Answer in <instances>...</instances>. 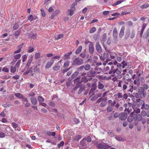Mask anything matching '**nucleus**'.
Returning <instances> with one entry per match:
<instances>
[{
    "mask_svg": "<svg viewBox=\"0 0 149 149\" xmlns=\"http://www.w3.org/2000/svg\"><path fill=\"white\" fill-rule=\"evenodd\" d=\"M3 106L5 107H7L13 106V104L10 103H8L3 104Z\"/></svg>",
    "mask_w": 149,
    "mask_h": 149,
    "instance_id": "nucleus-34",
    "label": "nucleus"
},
{
    "mask_svg": "<svg viewBox=\"0 0 149 149\" xmlns=\"http://www.w3.org/2000/svg\"><path fill=\"white\" fill-rule=\"evenodd\" d=\"M40 53H36L35 54V58L37 59L40 58Z\"/></svg>",
    "mask_w": 149,
    "mask_h": 149,
    "instance_id": "nucleus-44",
    "label": "nucleus"
},
{
    "mask_svg": "<svg viewBox=\"0 0 149 149\" xmlns=\"http://www.w3.org/2000/svg\"><path fill=\"white\" fill-rule=\"evenodd\" d=\"M86 56H88V54H86L84 52H82L80 54V56L82 58H84Z\"/></svg>",
    "mask_w": 149,
    "mask_h": 149,
    "instance_id": "nucleus-35",
    "label": "nucleus"
},
{
    "mask_svg": "<svg viewBox=\"0 0 149 149\" xmlns=\"http://www.w3.org/2000/svg\"><path fill=\"white\" fill-rule=\"evenodd\" d=\"M113 97L116 100L119 101L120 99L122 98V93H119L117 94L114 95Z\"/></svg>",
    "mask_w": 149,
    "mask_h": 149,
    "instance_id": "nucleus-11",
    "label": "nucleus"
},
{
    "mask_svg": "<svg viewBox=\"0 0 149 149\" xmlns=\"http://www.w3.org/2000/svg\"><path fill=\"white\" fill-rule=\"evenodd\" d=\"M135 33L134 31H132L131 36L130 37L132 39H133L134 38L135 36Z\"/></svg>",
    "mask_w": 149,
    "mask_h": 149,
    "instance_id": "nucleus-59",
    "label": "nucleus"
},
{
    "mask_svg": "<svg viewBox=\"0 0 149 149\" xmlns=\"http://www.w3.org/2000/svg\"><path fill=\"white\" fill-rule=\"evenodd\" d=\"M134 112H132L130 113V116L132 117H133V116L135 114V116H136L137 114L138 113H139L140 111V110L139 108H136L135 109H134ZM133 117H134V116H133Z\"/></svg>",
    "mask_w": 149,
    "mask_h": 149,
    "instance_id": "nucleus-9",
    "label": "nucleus"
},
{
    "mask_svg": "<svg viewBox=\"0 0 149 149\" xmlns=\"http://www.w3.org/2000/svg\"><path fill=\"white\" fill-rule=\"evenodd\" d=\"M127 116V114L125 113H121L119 114V118L121 120H125Z\"/></svg>",
    "mask_w": 149,
    "mask_h": 149,
    "instance_id": "nucleus-7",
    "label": "nucleus"
},
{
    "mask_svg": "<svg viewBox=\"0 0 149 149\" xmlns=\"http://www.w3.org/2000/svg\"><path fill=\"white\" fill-rule=\"evenodd\" d=\"M146 25H147V24H146V23H144L143 24L141 29V31H140V36H141V37H142L143 34V31H144V30H145V29L146 26Z\"/></svg>",
    "mask_w": 149,
    "mask_h": 149,
    "instance_id": "nucleus-13",
    "label": "nucleus"
},
{
    "mask_svg": "<svg viewBox=\"0 0 149 149\" xmlns=\"http://www.w3.org/2000/svg\"><path fill=\"white\" fill-rule=\"evenodd\" d=\"M82 138L81 136L80 135H76L75 137V139L76 141H79V139H81Z\"/></svg>",
    "mask_w": 149,
    "mask_h": 149,
    "instance_id": "nucleus-46",
    "label": "nucleus"
},
{
    "mask_svg": "<svg viewBox=\"0 0 149 149\" xmlns=\"http://www.w3.org/2000/svg\"><path fill=\"white\" fill-rule=\"evenodd\" d=\"M84 68L85 70H88L91 68V66L90 65L87 64L84 66Z\"/></svg>",
    "mask_w": 149,
    "mask_h": 149,
    "instance_id": "nucleus-31",
    "label": "nucleus"
},
{
    "mask_svg": "<svg viewBox=\"0 0 149 149\" xmlns=\"http://www.w3.org/2000/svg\"><path fill=\"white\" fill-rule=\"evenodd\" d=\"M136 101L137 103H138V104H139L140 105L142 106L145 104L144 101L143 100L137 99Z\"/></svg>",
    "mask_w": 149,
    "mask_h": 149,
    "instance_id": "nucleus-19",
    "label": "nucleus"
},
{
    "mask_svg": "<svg viewBox=\"0 0 149 149\" xmlns=\"http://www.w3.org/2000/svg\"><path fill=\"white\" fill-rule=\"evenodd\" d=\"M121 72L120 71V69H119L118 68H116L115 69L114 72L113 74L115 73H116L117 74H121Z\"/></svg>",
    "mask_w": 149,
    "mask_h": 149,
    "instance_id": "nucleus-30",
    "label": "nucleus"
},
{
    "mask_svg": "<svg viewBox=\"0 0 149 149\" xmlns=\"http://www.w3.org/2000/svg\"><path fill=\"white\" fill-rule=\"evenodd\" d=\"M74 11V10L72 9H68L67 11V13L68 15H70V16H71L73 14Z\"/></svg>",
    "mask_w": 149,
    "mask_h": 149,
    "instance_id": "nucleus-24",
    "label": "nucleus"
},
{
    "mask_svg": "<svg viewBox=\"0 0 149 149\" xmlns=\"http://www.w3.org/2000/svg\"><path fill=\"white\" fill-rule=\"evenodd\" d=\"M123 0H121L120 1H117L116 3H114L113 5V6H117L120 3H121L123 2Z\"/></svg>",
    "mask_w": 149,
    "mask_h": 149,
    "instance_id": "nucleus-39",
    "label": "nucleus"
},
{
    "mask_svg": "<svg viewBox=\"0 0 149 149\" xmlns=\"http://www.w3.org/2000/svg\"><path fill=\"white\" fill-rule=\"evenodd\" d=\"M72 52H69V53H67L66 54H65L64 56L65 57H67L65 58V59H66L67 58L69 59L70 58V57H69V56L71 54H72Z\"/></svg>",
    "mask_w": 149,
    "mask_h": 149,
    "instance_id": "nucleus-38",
    "label": "nucleus"
},
{
    "mask_svg": "<svg viewBox=\"0 0 149 149\" xmlns=\"http://www.w3.org/2000/svg\"><path fill=\"white\" fill-rule=\"evenodd\" d=\"M21 62V60H19L16 63L15 66L16 67H19L20 65Z\"/></svg>",
    "mask_w": 149,
    "mask_h": 149,
    "instance_id": "nucleus-61",
    "label": "nucleus"
},
{
    "mask_svg": "<svg viewBox=\"0 0 149 149\" xmlns=\"http://www.w3.org/2000/svg\"><path fill=\"white\" fill-rule=\"evenodd\" d=\"M88 78L87 77V76H85V77H83L81 79V81L83 82L84 83H86L87 82Z\"/></svg>",
    "mask_w": 149,
    "mask_h": 149,
    "instance_id": "nucleus-27",
    "label": "nucleus"
},
{
    "mask_svg": "<svg viewBox=\"0 0 149 149\" xmlns=\"http://www.w3.org/2000/svg\"><path fill=\"white\" fill-rule=\"evenodd\" d=\"M84 87H81L80 88L78 92V93L79 94H81V92L84 90Z\"/></svg>",
    "mask_w": 149,
    "mask_h": 149,
    "instance_id": "nucleus-54",
    "label": "nucleus"
},
{
    "mask_svg": "<svg viewBox=\"0 0 149 149\" xmlns=\"http://www.w3.org/2000/svg\"><path fill=\"white\" fill-rule=\"evenodd\" d=\"M12 125L13 128L15 129H16L18 126V125L15 123H12Z\"/></svg>",
    "mask_w": 149,
    "mask_h": 149,
    "instance_id": "nucleus-57",
    "label": "nucleus"
},
{
    "mask_svg": "<svg viewBox=\"0 0 149 149\" xmlns=\"http://www.w3.org/2000/svg\"><path fill=\"white\" fill-rule=\"evenodd\" d=\"M27 58V56L26 55H24L22 57V61L23 62H24L26 60Z\"/></svg>",
    "mask_w": 149,
    "mask_h": 149,
    "instance_id": "nucleus-47",
    "label": "nucleus"
},
{
    "mask_svg": "<svg viewBox=\"0 0 149 149\" xmlns=\"http://www.w3.org/2000/svg\"><path fill=\"white\" fill-rule=\"evenodd\" d=\"M104 87V85L101 84L100 82H98V88L99 89H101Z\"/></svg>",
    "mask_w": 149,
    "mask_h": 149,
    "instance_id": "nucleus-40",
    "label": "nucleus"
},
{
    "mask_svg": "<svg viewBox=\"0 0 149 149\" xmlns=\"http://www.w3.org/2000/svg\"><path fill=\"white\" fill-rule=\"evenodd\" d=\"M15 95L17 97L21 99L23 95L19 93H16L15 94Z\"/></svg>",
    "mask_w": 149,
    "mask_h": 149,
    "instance_id": "nucleus-48",
    "label": "nucleus"
},
{
    "mask_svg": "<svg viewBox=\"0 0 149 149\" xmlns=\"http://www.w3.org/2000/svg\"><path fill=\"white\" fill-rule=\"evenodd\" d=\"M21 99L23 101L26 102H28L27 99L23 95L22 96Z\"/></svg>",
    "mask_w": 149,
    "mask_h": 149,
    "instance_id": "nucleus-55",
    "label": "nucleus"
},
{
    "mask_svg": "<svg viewBox=\"0 0 149 149\" xmlns=\"http://www.w3.org/2000/svg\"><path fill=\"white\" fill-rule=\"evenodd\" d=\"M36 19L34 18L33 16L31 15H29L28 17V20H29L30 22H31L32 21Z\"/></svg>",
    "mask_w": 149,
    "mask_h": 149,
    "instance_id": "nucleus-26",
    "label": "nucleus"
},
{
    "mask_svg": "<svg viewBox=\"0 0 149 149\" xmlns=\"http://www.w3.org/2000/svg\"><path fill=\"white\" fill-rule=\"evenodd\" d=\"M110 146L105 143H99L97 145V147L99 149H106L108 148Z\"/></svg>",
    "mask_w": 149,
    "mask_h": 149,
    "instance_id": "nucleus-4",
    "label": "nucleus"
},
{
    "mask_svg": "<svg viewBox=\"0 0 149 149\" xmlns=\"http://www.w3.org/2000/svg\"><path fill=\"white\" fill-rule=\"evenodd\" d=\"M113 38L115 39L116 38L117 36V31L116 28H114L113 29Z\"/></svg>",
    "mask_w": 149,
    "mask_h": 149,
    "instance_id": "nucleus-16",
    "label": "nucleus"
},
{
    "mask_svg": "<svg viewBox=\"0 0 149 149\" xmlns=\"http://www.w3.org/2000/svg\"><path fill=\"white\" fill-rule=\"evenodd\" d=\"M135 96L136 98H141L144 97L146 95V93L145 90L142 87H140L138 88V93H135Z\"/></svg>",
    "mask_w": 149,
    "mask_h": 149,
    "instance_id": "nucleus-1",
    "label": "nucleus"
},
{
    "mask_svg": "<svg viewBox=\"0 0 149 149\" xmlns=\"http://www.w3.org/2000/svg\"><path fill=\"white\" fill-rule=\"evenodd\" d=\"M107 39V35L106 33H104L103 35L101 40L102 42L104 43L105 41Z\"/></svg>",
    "mask_w": 149,
    "mask_h": 149,
    "instance_id": "nucleus-25",
    "label": "nucleus"
},
{
    "mask_svg": "<svg viewBox=\"0 0 149 149\" xmlns=\"http://www.w3.org/2000/svg\"><path fill=\"white\" fill-rule=\"evenodd\" d=\"M112 110L113 107L111 106L108 107L107 109V111L109 112L111 111Z\"/></svg>",
    "mask_w": 149,
    "mask_h": 149,
    "instance_id": "nucleus-60",
    "label": "nucleus"
},
{
    "mask_svg": "<svg viewBox=\"0 0 149 149\" xmlns=\"http://www.w3.org/2000/svg\"><path fill=\"white\" fill-rule=\"evenodd\" d=\"M82 46H79L75 52V53L76 54H77L81 52L82 50Z\"/></svg>",
    "mask_w": 149,
    "mask_h": 149,
    "instance_id": "nucleus-17",
    "label": "nucleus"
},
{
    "mask_svg": "<svg viewBox=\"0 0 149 149\" xmlns=\"http://www.w3.org/2000/svg\"><path fill=\"white\" fill-rule=\"evenodd\" d=\"M61 66L60 65H55L53 68V69L54 71H57L60 69Z\"/></svg>",
    "mask_w": 149,
    "mask_h": 149,
    "instance_id": "nucleus-33",
    "label": "nucleus"
},
{
    "mask_svg": "<svg viewBox=\"0 0 149 149\" xmlns=\"http://www.w3.org/2000/svg\"><path fill=\"white\" fill-rule=\"evenodd\" d=\"M69 64L70 61H67L64 63L63 67L64 68L67 67L69 65Z\"/></svg>",
    "mask_w": 149,
    "mask_h": 149,
    "instance_id": "nucleus-45",
    "label": "nucleus"
},
{
    "mask_svg": "<svg viewBox=\"0 0 149 149\" xmlns=\"http://www.w3.org/2000/svg\"><path fill=\"white\" fill-rule=\"evenodd\" d=\"M128 88L127 92H132L133 91V86L130 85L128 82H125L123 86V90L124 91Z\"/></svg>",
    "mask_w": 149,
    "mask_h": 149,
    "instance_id": "nucleus-2",
    "label": "nucleus"
},
{
    "mask_svg": "<svg viewBox=\"0 0 149 149\" xmlns=\"http://www.w3.org/2000/svg\"><path fill=\"white\" fill-rule=\"evenodd\" d=\"M33 57L31 56L28 62H27L26 66L28 67H29L31 63L33 60Z\"/></svg>",
    "mask_w": 149,
    "mask_h": 149,
    "instance_id": "nucleus-22",
    "label": "nucleus"
},
{
    "mask_svg": "<svg viewBox=\"0 0 149 149\" xmlns=\"http://www.w3.org/2000/svg\"><path fill=\"white\" fill-rule=\"evenodd\" d=\"M149 35V29H148L146 31V33L143 36L144 39H146Z\"/></svg>",
    "mask_w": 149,
    "mask_h": 149,
    "instance_id": "nucleus-37",
    "label": "nucleus"
},
{
    "mask_svg": "<svg viewBox=\"0 0 149 149\" xmlns=\"http://www.w3.org/2000/svg\"><path fill=\"white\" fill-rule=\"evenodd\" d=\"M81 77L80 76H79L75 79L74 80V83L77 85H80L81 81L80 80Z\"/></svg>",
    "mask_w": 149,
    "mask_h": 149,
    "instance_id": "nucleus-10",
    "label": "nucleus"
},
{
    "mask_svg": "<svg viewBox=\"0 0 149 149\" xmlns=\"http://www.w3.org/2000/svg\"><path fill=\"white\" fill-rule=\"evenodd\" d=\"M54 62L53 59H51L50 61H48L45 66V68L46 69L50 68L53 65Z\"/></svg>",
    "mask_w": 149,
    "mask_h": 149,
    "instance_id": "nucleus-5",
    "label": "nucleus"
},
{
    "mask_svg": "<svg viewBox=\"0 0 149 149\" xmlns=\"http://www.w3.org/2000/svg\"><path fill=\"white\" fill-rule=\"evenodd\" d=\"M38 100L39 103L41 102H43L44 101V99L42 96H38Z\"/></svg>",
    "mask_w": 149,
    "mask_h": 149,
    "instance_id": "nucleus-28",
    "label": "nucleus"
},
{
    "mask_svg": "<svg viewBox=\"0 0 149 149\" xmlns=\"http://www.w3.org/2000/svg\"><path fill=\"white\" fill-rule=\"evenodd\" d=\"M125 27L124 26L122 27L119 33V36L120 38H122L124 35V33Z\"/></svg>",
    "mask_w": 149,
    "mask_h": 149,
    "instance_id": "nucleus-12",
    "label": "nucleus"
},
{
    "mask_svg": "<svg viewBox=\"0 0 149 149\" xmlns=\"http://www.w3.org/2000/svg\"><path fill=\"white\" fill-rule=\"evenodd\" d=\"M114 67L113 66H111V70L109 72V74H111L112 73L113 74L115 69H114Z\"/></svg>",
    "mask_w": 149,
    "mask_h": 149,
    "instance_id": "nucleus-42",
    "label": "nucleus"
},
{
    "mask_svg": "<svg viewBox=\"0 0 149 149\" xmlns=\"http://www.w3.org/2000/svg\"><path fill=\"white\" fill-rule=\"evenodd\" d=\"M95 47L97 51L100 53H101L102 52V50L100 44L99 42L97 41L95 45Z\"/></svg>",
    "mask_w": 149,
    "mask_h": 149,
    "instance_id": "nucleus-6",
    "label": "nucleus"
},
{
    "mask_svg": "<svg viewBox=\"0 0 149 149\" xmlns=\"http://www.w3.org/2000/svg\"><path fill=\"white\" fill-rule=\"evenodd\" d=\"M149 6L148 5L146 4H144L143 5H141V6L140 8L142 9H143L144 8H147Z\"/></svg>",
    "mask_w": 149,
    "mask_h": 149,
    "instance_id": "nucleus-56",
    "label": "nucleus"
},
{
    "mask_svg": "<svg viewBox=\"0 0 149 149\" xmlns=\"http://www.w3.org/2000/svg\"><path fill=\"white\" fill-rule=\"evenodd\" d=\"M21 55L20 54H14L13 55V57L15 59H19L21 57Z\"/></svg>",
    "mask_w": 149,
    "mask_h": 149,
    "instance_id": "nucleus-23",
    "label": "nucleus"
},
{
    "mask_svg": "<svg viewBox=\"0 0 149 149\" xmlns=\"http://www.w3.org/2000/svg\"><path fill=\"white\" fill-rule=\"evenodd\" d=\"M94 95V93H93L90 96V97H92L91 99V101H95L96 100L97 98L96 95L95 96Z\"/></svg>",
    "mask_w": 149,
    "mask_h": 149,
    "instance_id": "nucleus-29",
    "label": "nucleus"
},
{
    "mask_svg": "<svg viewBox=\"0 0 149 149\" xmlns=\"http://www.w3.org/2000/svg\"><path fill=\"white\" fill-rule=\"evenodd\" d=\"M86 140L85 138H84L82 140L80 141V144L82 146H84L86 145Z\"/></svg>",
    "mask_w": 149,
    "mask_h": 149,
    "instance_id": "nucleus-20",
    "label": "nucleus"
},
{
    "mask_svg": "<svg viewBox=\"0 0 149 149\" xmlns=\"http://www.w3.org/2000/svg\"><path fill=\"white\" fill-rule=\"evenodd\" d=\"M78 75V72H75L72 75L71 78L72 79L74 78Z\"/></svg>",
    "mask_w": 149,
    "mask_h": 149,
    "instance_id": "nucleus-43",
    "label": "nucleus"
},
{
    "mask_svg": "<svg viewBox=\"0 0 149 149\" xmlns=\"http://www.w3.org/2000/svg\"><path fill=\"white\" fill-rule=\"evenodd\" d=\"M34 51V48L32 47H30L28 49V52L29 53L32 52Z\"/></svg>",
    "mask_w": 149,
    "mask_h": 149,
    "instance_id": "nucleus-49",
    "label": "nucleus"
},
{
    "mask_svg": "<svg viewBox=\"0 0 149 149\" xmlns=\"http://www.w3.org/2000/svg\"><path fill=\"white\" fill-rule=\"evenodd\" d=\"M105 97L102 98L101 97L99 98L96 101V103H100L101 101H103V100H104Z\"/></svg>",
    "mask_w": 149,
    "mask_h": 149,
    "instance_id": "nucleus-58",
    "label": "nucleus"
},
{
    "mask_svg": "<svg viewBox=\"0 0 149 149\" xmlns=\"http://www.w3.org/2000/svg\"><path fill=\"white\" fill-rule=\"evenodd\" d=\"M107 99V98H105L104 100H103L100 103V106L101 107H104L107 104V102H106V100Z\"/></svg>",
    "mask_w": 149,
    "mask_h": 149,
    "instance_id": "nucleus-18",
    "label": "nucleus"
},
{
    "mask_svg": "<svg viewBox=\"0 0 149 149\" xmlns=\"http://www.w3.org/2000/svg\"><path fill=\"white\" fill-rule=\"evenodd\" d=\"M85 139L86 141L88 142H90L91 141V138L90 136H88L86 138H85Z\"/></svg>",
    "mask_w": 149,
    "mask_h": 149,
    "instance_id": "nucleus-53",
    "label": "nucleus"
},
{
    "mask_svg": "<svg viewBox=\"0 0 149 149\" xmlns=\"http://www.w3.org/2000/svg\"><path fill=\"white\" fill-rule=\"evenodd\" d=\"M149 108V106L147 104H146L145 105H144L143 106H142L141 107V109H145V110H147Z\"/></svg>",
    "mask_w": 149,
    "mask_h": 149,
    "instance_id": "nucleus-41",
    "label": "nucleus"
},
{
    "mask_svg": "<svg viewBox=\"0 0 149 149\" xmlns=\"http://www.w3.org/2000/svg\"><path fill=\"white\" fill-rule=\"evenodd\" d=\"M143 88L144 89L147 90L148 88V86L146 84H144L143 85Z\"/></svg>",
    "mask_w": 149,
    "mask_h": 149,
    "instance_id": "nucleus-62",
    "label": "nucleus"
},
{
    "mask_svg": "<svg viewBox=\"0 0 149 149\" xmlns=\"http://www.w3.org/2000/svg\"><path fill=\"white\" fill-rule=\"evenodd\" d=\"M64 144V142L63 141H61L60 143L58 144H57L58 147V148H60L61 146H63Z\"/></svg>",
    "mask_w": 149,
    "mask_h": 149,
    "instance_id": "nucleus-50",
    "label": "nucleus"
},
{
    "mask_svg": "<svg viewBox=\"0 0 149 149\" xmlns=\"http://www.w3.org/2000/svg\"><path fill=\"white\" fill-rule=\"evenodd\" d=\"M142 118V116L141 115H138L137 116V117L136 118L139 121H140L141 120Z\"/></svg>",
    "mask_w": 149,
    "mask_h": 149,
    "instance_id": "nucleus-63",
    "label": "nucleus"
},
{
    "mask_svg": "<svg viewBox=\"0 0 149 149\" xmlns=\"http://www.w3.org/2000/svg\"><path fill=\"white\" fill-rule=\"evenodd\" d=\"M115 138L117 141H123L124 140L122 139L121 136H116L115 137Z\"/></svg>",
    "mask_w": 149,
    "mask_h": 149,
    "instance_id": "nucleus-32",
    "label": "nucleus"
},
{
    "mask_svg": "<svg viewBox=\"0 0 149 149\" xmlns=\"http://www.w3.org/2000/svg\"><path fill=\"white\" fill-rule=\"evenodd\" d=\"M89 51L90 53L92 54L94 51V48L93 44L92 42H90L89 45Z\"/></svg>",
    "mask_w": 149,
    "mask_h": 149,
    "instance_id": "nucleus-8",
    "label": "nucleus"
},
{
    "mask_svg": "<svg viewBox=\"0 0 149 149\" xmlns=\"http://www.w3.org/2000/svg\"><path fill=\"white\" fill-rule=\"evenodd\" d=\"M24 45V43H22L20 44L19 45L17 46V48L20 51H21V49L22 47Z\"/></svg>",
    "mask_w": 149,
    "mask_h": 149,
    "instance_id": "nucleus-52",
    "label": "nucleus"
},
{
    "mask_svg": "<svg viewBox=\"0 0 149 149\" xmlns=\"http://www.w3.org/2000/svg\"><path fill=\"white\" fill-rule=\"evenodd\" d=\"M2 71L6 72H9V69L6 67H4L2 68Z\"/></svg>",
    "mask_w": 149,
    "mask_h": 149,
    "instance_id": "nucleus-51",
    "label": "nucleus"
},
{
    "mask_svg": "<svg viewBox=\"0 0 149 149\" xmlns=\"http://www.w3.org/2000/svg\"><path fill=\"white\" fill-rule=\"evenodd\" d=\"M49 105L51 107H54L55 106V104L53 102H49Z\"/></svg>",
    "mask_w": 149,
    "mask_h": 149,
    "instance_id": "nucleus-64",
    "label": "nucleus"
},
{
    "mask_svg": "<svg viewBox=\"0 0 149 149\" xmlns=\"http://www.w3.org/2000/svg\"><path fill=\"white\" fill-rule=\"evenodd\" d=\"M83 61L81 58H77L73 60L72 65H79L83 64Z\"/></svg>",
    "mask_w": 149,
    "mask_h": 149,
    "instance_id": "nucleus-3",
    "label": "nucleus"
},
{
    "mask_svg": "<svg viewBox=\"0 0 149 149\" xmlns=\"http://www.w3.org/2000/svg\"><path fill=\"white\" fill-rule=\"evenodd\" d=\"M16 71V68L15 66H11L10 72L12 73H14Z\"/></svg>",
    "mask_w": 149,
    "mask_h": 149,
    "instance_id": "nucleus-21",
    "label": "nucleus"
},
{
    "mask_svg": "<svg viewBox=\"0 0 149 149\" xmlns=\"http://www.w3.org/2000/svg\"><path fill=\"white\" fill-rule=\"evenodd\" d=\"M96 29L95 27H93L89 31V33H93L95 32L96 31Z\"/></svg>",
    "mask_w": 149,
    "mask_h": 149,
    "instance_id": "nucleus-36",
    "label": "nucleus"
},
{
    "mask_svg": "<svg viewBox=\"0 0 149 149\" xmlns=\"http://www.w3.org/2000/svg\"><path fill=\"white\" fill-rule=\"evenodd\" d=\"M96 73L95 71H90L88 74V76L90 77L95 76L96 74Z\"/></svg>",
    "mask_w": 149,
    "mask_h": 149,
    "instance_id": "nucleus-14",
    "label": "nucleus"
},
{
    "mask_svg": "<svg viewBox=\"0 0 149 149\" xmlns=\"http://www.w3.org/2000/svg\"><path fill=\"white\" fill-rule=\"evenodd\" d=\"M31 102L33 105H36L37 104V101L36 98L31 97L30 99Z\"/></svg>",
    "mask_w": 149,
    "mask_h": 149,
    "instance_id": "nucleus-15",
    "label": "nucleus"
}]
</instances>
